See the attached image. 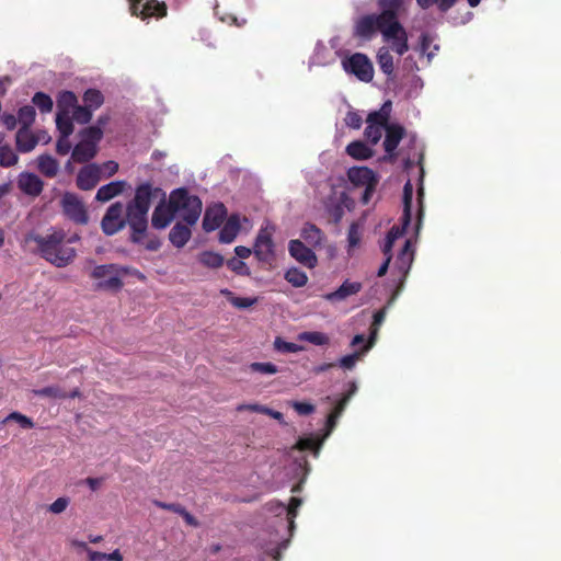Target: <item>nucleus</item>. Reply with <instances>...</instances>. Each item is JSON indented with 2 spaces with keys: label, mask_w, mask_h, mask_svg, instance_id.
<instances>
[{
  "label": "nucleus",
  "mask_w": 561,
  "mask_h": 561,
  "mask_svg": "<svg viewBox=\"0 0 561 561\" xmlns=\"http://www.w3.org/2000/svg\"><path fill=\"white\" fill-rule=\"evenodd\" d=\"M165 192L158 186H153L150 182L139 184L135 190V195L126 204L130 219V237L129 240L135 244H140L148 230V213L152 201L165 199Z\"/></svg>",
  "instance_id": "nucleus-1"
},
{
  "label": "nucleus",
  "mask_w": 561,
  "mask_h": 561,
  "mask_svg": "<svg viewBox=\"0 0 561 561\" xmlns=\"http://www.w3.org/2000/svg\"><path fill=\"white\" fill-rule=\"evenodd\" d=\"M49 231L45 236L31 231L25 236V242H35L37 254L48 263L59 268L66 267L73 262L77 251L67 245L62 229L50 228Z\"/></svg>",
  "instance_id": "nucleus-2"
},
{
  "label": "nucleus",
  "mask_w": 561,
  "mask_h": 561,
  "mask_svg": "<svg viewBox=\"0 0 561 561\" xmlns=\"http://www.w3.org/2000/svg\"><path fill=\"white\" fill-rule=\"evenodd\" d=\"M170 203L175 214H180L187 225H195L201 216L203 203L197 195L190 194L186 187L171 192Z\"/></svg>",
  "instance_id": "nucleus-3"
},
{
  "label": "nucleus",
  "mask_w": 561,
  "mask_h": 561,
  "mask_svg": "<svg viewBox=\"0 0 561 561\" xmlns=\"http://www.w3.org/2000/svg\"><path fill=\"white\" fill-rule=\"evenodd\" d=\"M131 268L128 266L102 264L93 268L91 277L95 279H103L95 284L96 289L118 291L124 285L122 276L129 274Z\"/></svg>",
  "instance_id": "nucleus-4"
},
{
  "label": "nucleus",
  "mask_w": 561,
  "mask_h": 561,
  "mask_svg": "<svg viewBox=\"0 0 561 561\" xmlns=\"http://www.w3.org/2000/svg\"><path fill=\"white\" fill-rule=\"evenodd\" d=\"M128 210L122 202L113 203L105 211L101 220V229L105 236H114L126 226L130 228Z\"/></svg>",
  "instance_id": "nucleus-5"
},
{
  "label": "nucleus",
  "mask_w": 561,
  "mask_h": 561,
  "mask_svg": "<svg viewBox=\"0 0 561 561\" xmlns=\"http://www.w3.org/2000/svg\"><path fill=\"white\" fill-rule=\"evenodd\" d=\"M345 72L355 76L359 81L370 82L374 78V66L366 54L354 53L342 60Z\"/></svg>",
  "instance_id": "nucleus-6"
},
{
  "label": "nucleus",
  "mask_w": 561,
  "mask_h": 561,
  "mask_svg": "<svg viewBox=\"0 0 561 561\" xmlns=\"http://www.w3.org/2000/svg\"><path fill=\"white\" fill-rule=\"evenodd\" d=\"M388 24L389 23L379 18L377 13L363 15L354 23L353 37L364 42L371 41L377 32L382 34V30L387 28Z\"/></svg>",
  "instance_id": "nucleus-7"
},
{
  "label": "nucleus",
  "mask_w": 561,
  "mask_h": 561,
  "mask_svg": "<svg viewBox=\"0 0 561 561\" xmlns=\"http://www.w3.org/2000/svg\"><path fill=\"white\" fill-rule=\"evenodd\" d=\"M302 501L298 497H291L288 506L280 502H271L267 507L275 514L277 523V533L280 530L289 529L294 527V518L297 515V508L301 505Z\"/></svg>",
  "instance_id": "nucleus-8"
},
{
  "label": "nucleus",
  "mask_w": 561,
  "mask_h": 561,
  "mask_svg": "<svg viewBox=\"0 0 561 561\" xmlns=\"http://www.w3.org/2000/svg\"><path fill=\"white\" fill-rule=\"evenodd\" d=\"M382 38L390 44L391 50L399 56L404 55L409 50L408 33L400 21H393L382 30Z\"/></svg>",
  "instance_id": "nucleus-9"
},
{
  "label": "nucleus",
  "mask_w": 561,
  "mask_h": 561,
  "mask_svg": "<svg viewBox=\"0 0 561 561\" xmlns=\"http://www.w3.org/2000/svg\"><path fill=\"white\" fill-rule=\"evenodd\" d=\"M339 415L331 412L328 415L327 422H325V433L321 439L314 437L313 435L307 436V437H300L297 443L291 447V450H311L314 455V457L319 456L320 449L322 447V444L325 438L330 436L334 427L336 426Z\"/></svg>",
  "instance_id": "nucleus-10"
},
{
  "label": "nucleus",
  "mask_w": 561,
  "mask_h": 561,
  "mask_svg": "<svg viewBox=\"0 0 561 561\" xmlns=\"http://www.w3.org/2000/svg\"><path fill=\"white\" fill-rule=\"evenodd\" d=\"M61 207L65 216L78 225H87L89 216L81 199L72 193H65L61 198Z\"/></svg>",
  "instance_id": "nucleus-11"
},
{
  "label": "nucleus",
  "mask_w": 561,
  "mask_h": 561,
  "mask_svg": "<svg viewBox=\"0 0 561 561\" xmlns=\"http://www.w3.org/2000/svg\"><path fill=\"white\" fill-rule=\"evenodd\" d=\"M253 253L260 262L268 263L274 257V242L266 229H261L255 238Z\"/></svg>",
  "instance_id": "nucleus-12"
},
{
  "label": "nucleus",
  "mask_w": 561,
  "mask_h": 561,
  "mask_svg": "<svg viewBox=\"0 0 561 561\" xmlns=\"http://www.w3.org/2000/svg\"><path fill=\"white\" fill-rule=\"evenodd\" d=\"M16 185L19 190L27 196L37 197L44 188L42 179L33 172H21L18 176Z\"/></svg>",
  "instance_id": "nucleus-13"
},
{
  "label": "nucleus",
  "mask_w": 561,
  "mask_h": 561,
  "mask_svg": "<svg viewBox=\"0 0 561 561\" xmlns=\"http://www.w3.org/2000/svg\"><path fill=\"white\" fill-rule=\"evenodd\" d=\"M227 216V209L222 203L208 206L205 210L202 227L206 232L218 229Z\"/></svg>",
  "instance_id": "nucleus-14"
},
{
  "label": "nucleus",
  "mask_w": 561,
  "mask_h": 561,
  "mask_svg": "<svg viewBox=\"0 0 561 561\" xmlns=\"http://www.w3.org/2000/svg\"><path fill=\"white\" fill-rule=\"evenodd\" d=\"M288 252L299 263L312 268L317 265V256L314 252L305 245L300 240H290L288 244Z\"/></svg>",
  "instance_id": "nucleus-15"
},
{
  "label": "nucleus",
  "mask_w": 561,
  "mask_h": 561,
  "mask_svg": "<svg viewBox=\"0 0 561 561\" xmlns=\"http://www.w3.org/2000/svg\"><path fill=\"white\" fill-rule=\"evenodd\" d=\"M101 180V167L95 163L84 165L77 175V186L82 191H90Z\"/></svg>",
  "instance_id": "nucleus-16"
},
{
  "label": "nucleus",
  "mask_w": 561,
  "mask_h": 561,
  "mask_svg": "<svg viewBox=\"0 0 561 561\" xmlns=\"http://www.w3.org/2000/svg\"><path fill=\"white\" fill-rule=\"evenodd\" d=\"M175 215L170 201L167 203V198L164 201L160 199L152 213L151 225L156 229H164L172 222Z\"/></svg>",
  "instance_id": "nucleus-17"
},
{
  "label": "nucleus",
  "mask_w": 561,
  "mask_h": 561,
  "mask_svg": "<svg viewBox=\"0 0 561 561\" xmlns=\"http://www.w3.org/2000/svg\"><path fill=\"white\" fill-rule=\"evenodd\" d=\"M405 134V129L403 126L399 124H390L386 128V137L383 140V148L388 157H385L383 160H392L394 158V151L400 144L401 139Z\"/></svg>",
  "instance_id": "nucleus-18"
},
{
  "label": "nucleus",
  "mask_w": 561,
  "mask_h": 561,
  "mask_svg": "<svg viewBox=\"0 0 561 561\" xmlns=\"http://www.w3.org/2000/svg\"><path fill=\"white\" fill-rule=\"evenodd\" d=\"M347 178L351 183L356 186H366L370 184H378L376 173L367 167H353L347 171Z\"/></svg>",
  "instance_id": "nucleus-19"
},
{
  "label": "nucleus",
  "mask_w": 561,
  "mask_h": 561,
  "mask_svg": "<svg viewBox=\"0 0 561 561\" xmlns=\"http://www.w3.org/2000/svg\"><path fill=\"white\" fill-rule=\"evenodd\" d=\"M375 341H376V330L369 336L368 342L359 351H355L352 354L341 357L337 362L339 367H341L342 369H345V370L354 369L357 360L374 346Z\"/></svg>",
  "instance_id": "nucleus-20"
},
{
  "label": "nucleus",
  "mask_w": 561,
  "mask_h": 561,
  "mask_svg": "<svg viewBox=\"0 0 561 561\" xmlns=\"http://www.w3.org/2000/svg\"><path fill=\"white\" fill-rule=\"evenodd\" d=\"M377 4L380 9L379 18L388 23L399 21V11L403 5V0H378Z\"/></svg>",
  "instance_id": "nucleus-21"
},
{
  "label": "nucleus",
  "mask_w": 561,
  "mask_h": 561,
  "mask_svg": "<svg viewBox=\"0 0 561 561\" xmlns=\"http://www.w3.org/2000/svg\"><path fill=\"white\" fill-rule=\"evenodd\" d=\"M192 225L176 222L169 232L170 242L178 249L183 248L192 237Z\"/></svg>",
  "instance_id": "nucleus-22"
},
{
  "label": "nucleus",
  "mask_w": 561,
  "mask_h": 561,
  "mask_svg": "<svg viewBox=\"0 0 561 561\" xmlns=\"http://www.w3.org/2000/svg\"><path fill=\"white\" fill-rule=\"evenodd\" d=\"M125 181H113L105 185H102L96 192L95 199L102 203L108 202L112 198L122 194L125 188Z\"/></svg>",
  "instance_id": "nucleus-23"
},
{
  "label": "nucleus",
  "mask_w": 561,
  "mask_h": 561,
  "mask_svg": "<svg viewBox=\"0 0 561 561\" xmlns=\"http://www.w3.org/2000/svg\"><path fill=\"white\" fill-rule=\"evenodd\" d=\"M239 230V217L231 215L219 231V242L225 244L231 243L237 238Z\"/></svg>",
  "instance_id": "nucleus-24"
},
{
  "label": "nucleus",
  "mask_w": 561,
  "mask_h": 561,
  "mask_svg": "<svg viewBox=\"0 0 561 561\" xmlns=\"http://www.w3.org/2000/svg\"><path fill=\"white\" fill-rule=\"evenodd\" d=\"M98 153V147L88 142L79 141L72 149L71 158L77 163H85L92 160Z\"/></svg>",
  "instance_id": "nucleus-25"
},
{
  "label": "nucleus",
  "mask_w": 561,
  "mask_h": 561,
  "mask_svg": "<svg viewBox=\"0 0 561 561\" xmlns=\"http://www.w3.org/2000/svg\"><path fill=\"white\" fill-rule=\"evenodd\" d=\"M16 148L20 152H31L37 145L38 139L25 128H20L15 137Z\"/></svg>",
  "instance_id": "nucleus-26"
},
{
  "label": "nucleus",
  "mask_w": 561,
  "mask_h": 561,
  "mask_svg": "<svg viewBox=\"0 0 561 561\" xmlns=\"http://www.w3.org/2000/svg\"><path fill=\"white\" fill-rule=\"evenodd\" d=\"M413 262V252L411 250V241L407 240L404 242L403 248L398 253L394 266L399 270L400 273L407 274L411 267V264Z\"/></svg>",
  "instance_id": "nucleus-27"
},
{
  "label": "nucleus",
  "mask_w": 561,
  "mask_h": 561,
  "mask_svg": "<svg viewBox=\"0 0 561 561\" xmlns=\"http://www.w3.org/2000/svg\"><path fill=\"white\" fill-rule=\"evenodd\" d=\"M376 58L380 70L388 77V79H391L394 72V65L393 57L390 54L389 48L386 46L380 47L377 51Z\"/></svg>",
  "instance_id": "nucleus-28"
},
{
  "label": "nucleus",
  "mask_w": 561,
  "mask_h": 561,
  "mask_svg": "<svg viewBox=\"0 0 561 561\" xmlns=\"http://www.w3.org/2000/svg\"><path fill=\"white\" fill-rule=\"evenodd\" d=\"M346 153L356 160H367L374 156V150L364 141L355 140L346 146Z\"/></svg>",
  "instance_id": "nucleus-29"
},
{
  "label": "nucleus",
  "mask_w": 561,
  "mask_h": 561,
  "mask_svg": "<svg viewBox=\"0 0 561 561\" xmlns=\"http://www.w3.org/2000/svg\"><path fill=\"white\" fill-rule=\"evenodd\" d=\"M78 105V98L69 90L60 91L57 95V113L70 114V111Z\"/></svg>",
  "instance_id": "nucleus-30"
},
{
  "label": "nucleus",
  "mask_w": 561,
  "mask_h": 561,
  "mask_svg": "<svg viewBox=\"0 0 561 561\" xmlns=\"http://www.w3.org/2000/svg\"><path fill=\"white\" fill-rule=\"evenodd\" d=\"M37 168L47 178H55L58 173L59 163L50 154H41L37 158Z\"/></svg>",
  "instance_id": "nucleus-31"
},
{
  "label": "nucleus",
  "mask_w": 561,
  "mask_h": 561,
  "mask_svg": "<svg viewBox=\"0 0 561 561\" xmlns=\"http://www.w3.org/2000/svg\"><path fill=\"white\" fill-rule=\"evenodd\" d=\"M362 289V284L345 280L335 291L331 293L328 298L330 300H343L348 296L357 294Z\"/></svg>",
  "instance_id": "nucleus-32"
},
{
  "label": "nucleus",
  "mask_w": 561,
  "mask_h": 561,
  "mask_svg": "<svg viewBox=\"0 0 561 561\" xmlns=\"http://www.w3.org/2000/svg\"><path fill=\"white\" fill-rule=\"evenodd\" d=\"M301 238L312 247L322 243L323 233L316 225L307 222L301 229Z\"/></svg>",
  "instance_id": "nucleus-33"
},
{
  "label": "nucleus",
  "mask_w": 561,
  "mask_h": 561,
  "mask_svg": "<svg viewBox=\"0 0 561 561\" xmlns=\"http://www.w3.org/2000/svg\"><path fill=\"white\" fill-rule=\"evenodd\" d=\"M141 18L164 16L167 14V5L157 0H147L140 9Z\"/></svg>",
  "instance_id": "nucleus-34"
},
{
  "label": "nucleus",
  "mask_w": 561,
  "mask_h": 561,
  "mask_svg": "<svg viewBox=\"0 0 561 561\" xmlns=\"http://www.w3.org/2000/svg\"><path fill=\"white\" fill-rule=\"evenodd\" d=\"M391 103L388 101L383 104L380 111L371 112L367 117V125L370 126H380V128L386 129L389 119V110L387 111L386 107L390 106Z\"/></svg>",
  "instance_id": "nucleus-35"
},
{
  "label": "nucleus",
  "mask_w": 561,
  "mask_h": 561,
  "mask_svg": "<svg viewBox=\"0 0 561 561\" xmlns=\"http://www.w3.org/2000/svg\"><path fill=\"white\" fill-rule=\"evenodd\" d=\"M412 198L413 186L411 181H408L403 186V214L401 220L404 222V225H410L411 222Z\"/></svg>",
  "instance_id": "nucleus-36"
},
{
  "label": "nucleus",
  "mask_w": 561,
  "mask_h": 561,
  "mask_svg": "<svg viewBox=\"0 0 561 561\" xmlns=\"http://www.w3.org/2000/svg\"><path fill=\"white\" fill-rule=\"evenodd\" d=\"M82 99L84 105L91 108L93 112L100 108L104 103L103 93L100 90L93 88L85 90Z\"/></svg>",
  "instance_id": "nucleus-37"
},
{
  "label": "nucleus",
  "mask_w": 561,
  "mask_h": 561,
  "mask_svg": "<svg viewBox=\"0 0 561 561\" xmlns=\"http://www.w3.org/2000/svg\"><path fill=\"white\" fill-rule=\"evenodd\" d=\"M103 130L99 127L89 126L81 129L78 135L81 141L98 147L99 142L103 138Z\"/></svg>",
  "instance_id": "nucleus-38"
},
{
  "label": "nucleus",
  "mask_w": 561,
  "mask_h": 561,
  "mask_svg": "<svg viewBox=\"0 0 561 561\" xmlns=\"http://www.w3.org/2000/svg\"><path fill=\"white\" fill-rule=\"evenodd\" d=\"M243 409L268 415V416L277 420L280 424L286 425L283 413H280L279 411L273 410L266 405L247 404V405L239 407V410H243Z\"/></svg>",
  "instance_id": "nucleus-39"
},
{
  "label": "nucleus",
  "mask_w": 561,
  "mask_h": 561,
  "mask_svg": "<svg viewBox=\"0 0 561 561\" xmlns=\"http://www.w3.org/2000/svg\"><path fill=\"white\" fill-rule=\"evenodd\" d=\"M34 107H37L42 114H47L53 111V99L45 92H36L32 98Z\"/></svg>",
  "instance_id": "nucleus-40"
},
{
  "label": "nucleus",
  "mask_w": 561,
  "mask_h": 561,
  "mask_svg": "<svg viewBox=\"0 0 561 561\" xmlns=\"http://www.w3.org/2000/svg\"><path fill=\"white\" fill-rule=\"evenodd\" d=\"M298 340L304 342H309L313 345H327L329 344V336L319 331H305L298 334Z\"/></svg>",
  "instance_id": "nucleus-41"
},
{
  "label": "nucleus",
  "mask_w": 561,
  "mask_h": 561,
  "mask_svg": "<svg viewBox=\"0 0 561 561\" xmlns=\"http://www.w3.org/2000/svg\"><path fill=\"white\" fill-rule=\"evenodd\" d=\"M56 127L60 136L69 137L75 129L71 116L66 113H57Z\"/></svg>",
  "instance_id": "nucleus-42"
},
{
  "label": "nucleus",
  "mask_w": 561,
  "mask_h": 561,
  "mask_svg": "<svg viewBox=\"0 0 561 561\" xmlns=\"http://www.w3.org/2000/svg\"><path fill=\"white\" fill-rule=\"evenodd\" d=\"M284 277L294 287H302L308 282L307 274L298 267H290L287 270Z\"/></svg>",
  "instance_id": "nucleus-43"
},
{
  "label": "nucleus",
  "mask_w": 561,
  "mask_h": 561,
  "mask_svg": "<svg viewBox=\"0 0 561 561\" xmlns=\"http://www.w3.org/2000/svg\"><path fill=\"white\" fill-rule=\"evenodd\" d=\"M36 112L32 105H24L18 111V119L21 124L20 128L28 129L35 121Z\"/></svg>",
  "instance_id": "nucleus-44"
},
{
  "label": "nucleus",
  "mask_w": 561,
  "mask_h": 561,
  "mask_svg": "<svg viewBox=\"0 0 561 561\" xmlns=\"http://www.w3.org/2000/svg\"><path fill=\"white\" fill-rule=\"evenodd\" d=\"M199 262L210 268H218L224 264V256L217 252L204 251L199 254Z\"/></svg>",
  "instance_id": "nucleus-45"
},
{
  "label": "nucleus",
  "mask_w": 561,
  "mask_h": 561,
  "mask_svg": "<svg viewBox=\"0 0 561 561\" xmlns=\"http://www.w3.org/2000/svg\"><path fill=\"white\" fill-rule=\"evenodd\" d=\"M457 1L458 0H416V3L423 10L437 5L440 12H447L457 3Z\"/></svg>",
  "instance_id": "nucleus-46"
},
{
  "label": "nucleus",
  "mask_w": 561,
  "mask_h": 561,
  "mask_svg": "<svg viewBox=\"0 0 561 561\" xmlns=\"http://www.w3.org/2000/svg\"><path fill=\"white\" fill-rule=\"evenodd\" d=\"M33 394L41 398L66 399L67 393L58 386H48L33 390Z\"/></svg>",
  "instance_id": "nucleus-47"
},
{
  "label": "nucleus",
  "mask_w": 561,
  "mask_h": 561,
  "mask_svg": "<svg viewBox=\"0 0 561 561\" xmlns=\"http://www.w3.org/2000/svg\"><path fill=\"white\" fill-rule=\"evenodd\" d=\"M93 117V111L85 105H77L72 110L71 118L73 122L84 125L91 122Z\"/></svg>",
  "instance_id": "nucleus-48"
},
{
  "label": "nucleus",
  "mask_w": 561,
  "mask_h": 561,
  "mask_svg": "<svg viewBox=\"0 0 561 561\" xmlns=\"http://www.w3.org/2000/svg\"><path fill=\"white\" fill-rule=\"evenodd\" d=\"M273 345H274L275 351L283 353V354L298 353L304 350L302 345H299V344H296L293 342H287V341L283 340L280 336H277L274 340Z\"/></svg>",
  "instance_id": "nucleus-49"
},
{
  "label": "nucleus",
  "mask_w": 561,
  "mask_h": 561,
  "mask_svg": "<svg viewBox=\"0 0 561 561\" xmlns=\"http://www.w3.org/2000/svg\"><path fill=\"white\" fill-rule=\"evenodd\" d=\"M19 157L13 152L10 146H0V165L4 168L12 167L18 163Z\"/></svg>",
  "instance_id": "nucleus-50"
},
{
  "label": "nucleus",
  "mask_w": 561,
  "mask_h": 561,
  "mask_svg": "<svg viewBox=\"0 0 561 561\" xmlns=\"http://www.w3.org/2000/svg\"><path fill=\"white\" fill-rule=\"evenodd\" d=\"M10 421L16 422L24 430H31L35 426V424L31 417H28L20 412L10 413L5 417L4 422H10Z\"/></svg>",
  "instance_id": "nucleus-51"
},
{
  "label": "nucleus",
  "mask_w": 561,
  "mask_h": 561,
  "mask_svg": "<svg viewBox=\"0 0 561 561\" xmlns=\"http://www.w3.org/2000/svg\"><path fill=\"white\" fill-rule=\"evenodd\" d=\"M327 211L329 213V215L332 217L333 221L335 224L340 222L341 219L343 218L344 216V206H343V201H337V202H333V203H328L327 206Z\"/></svg>",
  "instance_id": "nucleus-52"
},
{
  "label": "nucleus",
  "mask_w": 561,
  "mask_h": 561,
  "mask_svg": "<svg viewBox=\"0 0 561 561\" xmlns=\"http://www.w3.org/2000/svg\"><path fill=\"white\" fill-rule=\"evenodd\" d=\"M227 266L238 275L249 276L251 274L250 268L247 266V264L242 260H239L237 257L229 259L227 261Z\"/></svg>",
  "instance_id": "nucleus-53"
},
{
  "label": "nucleus",
  "mask_w": 561,
  "mask_h": 561,
  "mask_svg": "<svg viewBox=\"0 0 561 561\" xmlns=\"http://www.w3.org/2000/svg\"><path fill=\"white\" fill-rule=\"evenodd\" d=\"M250 369L254 373H261L264 375H274L278 373V368L273 363H260L255 362L250 365Z\"/></svg>",
  "instance_id": "nucleus-54"
},
{
  "label": "nucleus",
  "mask_w": 561,
  "mask_h": 561,
  "mask_svg": "<svg viewBox=\"0 0 561 561\" xmlns=\"http://www.w3.org/2000/svg\"><path fill=\"white\" fill-rule=\"evenodd\" d=\"M289 405L299 415H310L316 411V405L310 402L291 401L289 402Z\"/></svg>",
  "instance_id": "nucleus-55"
},
{
  "label": "nucleus",
  "mask_w": 561,
  "mask_h": 561,
  "mask_svg": "<svg viewBox=\"0 0 561 561\" xmlns=\"http://www.w3.org/2000/svg\"><path fill=\"white\" fill-rule=\"evenodd\" d=\"M257 301L256 298H251V297H236V296H232L229 298V302L238 308V309H247V308H250L252 307L253 305H255Z\"/></svg>",
  "instance_id": "nucleus-56"
},
{
  "label": "nucleus",
  "mask_w": 561,
  "mask_h": 561,
  "mask_svg": "<svg viewBox=\"0 0 561 561\" xmlns=\"http://www.w3.org/2000/svg\"><path fill=\"white\" fill-rule=\"evenodd\" d=\"M382 129L380 126L367 125L364 135L373 145H376L382 136Z\"/></svg>",
  "instance_id": "nucleus-57"
},
{
  "label": "nucleus",
  "mask_w": 561,
  "mask_h": 561,
  "mask_svg": "<svg viewBox=\"0 0 561 561\" xmlns=\"http://www.w3.org/2000/svg\"><path fill=\"white\" fill-rule=\"evenodd\" d=\"M433 36L430 35L428 33H423L421 35V53L425 54L428 60H432L433 57L435 56L434 51H430V47L433 43Z\"/></svg>",
  "instance_id": "nucleus-58"
},
{
  "label": "nucleus",
  "mask_w": 561,
  "mask_h": 561,
  "mask_svg": "<svg viewBox=\"0 0 561 561\" xmlns=\"http://www.w3.org/2000/svg\"><path fill=\"white\" fill-rule=\"evenodd\" d=\"M344 121L346 126L353 129H359L363 123L360 115L354 111L347 112Z\"/></svg>",
  "instance_id": "nucleus-59"
},
{
  "label": "nucleus",
  "mask_w": 561,
  "mask_h": 561,
  "mask_svg": "<svg viewBox=\"0 0 561 561\" xmlns=\"http://www.w3.org/2000/svg\"><path fill=\"white\" fill-rule=\"evenodd\" d=\"M69 505V499L68 497H58L56 501H54L48 510L49 512L54 514H60L62 513L67 506Z\"/></svg>",
  "instance_id": "nucleus-60"
},
{
  "label": "nucleus",
  "mask_w": 561,
  "mask_h": 561,
  "mask_svg": "<svg viewBox=\"0 0 561 561\" xmlns=\"http://www.w3.org/2000/svg\"><path fill=\"white\" fill-rule=\"evenodd\" d=\"M69 137L60 136L56 142V151L58 154L65 156L71 150Z\"/></svg>",
  "instance_id": "nucleus-61"
},
{
  "label": "nucleus",
  "mask_w": 561,
  "mask_h": 561,
  "mask_svg": "<svg viewBox=\"0 0 561 561\" xmlns=\"http://www.w3.org/2000/svg\"><path fill=\"white\" fill-rule=\"evenodd\" d=\"M153 504L159 508L170 511V512H173L176 514L182 513V508H183V506L179 503H165V502H161L158 500L153 501Z\"/></svg>",
  "instance_id": "nucleus-62"
},
{
  "label": "nucleus",
  "mask_w": 561,
  "mask_h": 561,
  "mask_svg": "<svg viewBox=\"0 0 561 561\" xmlns=\"http://www.w3.org/2000/svg\"><path fill=\"white\" fill-rule=\"evenodd\" d=\"M347 240L351 247H356L359 242V231L356 224H352L348 229Z\"/></svg>",
  "instance_id": "nucleus-63"
},
{
  "label": "nucleus",
  "mask_w": 561,
  "mask_h": 561,
  "mask_svg": "<svg viewBox=\"0 0 561 561\" xmlns=\"http://www.w3.org/2000/svg\"><path fill=\"white\" fill-rule=\"evenodd\" d=\"M287 541L283 540L282 542L277 543L275 547L270 548L267 550V553L276 561H279L282 558V549H286Z\"/></svg>",
  "instance_id": "nucleus-64"
}]
</instances>
